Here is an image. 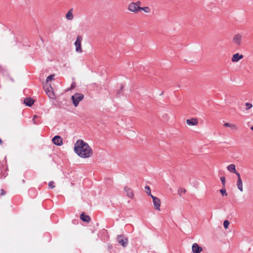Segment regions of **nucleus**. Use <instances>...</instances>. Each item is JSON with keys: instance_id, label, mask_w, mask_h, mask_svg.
<instances>
[{"instance_id": "obj_15", "label": "nucleus", "mask_w": 253, "mask_h": 253, "mask_svg": "<svg viewBox=\"0 0 253 253\" xmlns=\"http://www.w3.org/2000/svg\"><path fill=\"white\" fill-rule=\"evenodd\" d=\"M127 198H129L132 200H133L134 202L136 201V199L134 197V193L133 191L130 189L127 188Z\"/></svg>"}, {"instance_id": "obj_14", "label": "nucleus", "mask_w": 253, "mask_h": 253, "mask_svg": "<svg viewBox=\"0 0 253 253\" xmlns=\"http://www.w3.org/2000/svg\"><path fill=\"white\" fill-rule=\"evenodd\" d=\"M81 219L85 222H89L90 221V217L89 215L85 214L84 213H82L80 216Z\"/></svg>"}, {"instance_id": "obj_3", "label": "nucleus", "mask_w": 253, "mask_h": 253, "mask_svg": "<svg viewBox=\"0 0 253 253\" xmlns=\"http://www.w3.org/2000/svg\"><path fill=\"white\" fill-rule=\"evenodd\" d=\"M242 42V35L240 33L235 34L232 39L233 43L237 46H241Z\"/></svg>"}, {"instance_id": "obj_23", "label": "nucleus", "mask_w": 253, "mask_h": 253, "mask_svg": "<svg viewBox=\"0 0 253 253\" xmlns=\"http://www.w3.org/2000/svg\"><path fill=\"white\" fill-rule=\"evenodd\" d=\"M54 75H51L50 76H49L48 77H47L46 79V84H47V83L50 81H51L52 80H53V77H54Z\"/></svg>"}, {"instance_id": "obj_2", "label": "nucleus", "mask_w": 253, "mask_h": 253, "mask_svg": "<svg viewBox=\"0 0 253 253\" xmlns=\"http://www.w3.org/2000/svg\"><path fill=\"white\" fill-rule=\"evenodd\" d=\"M44 89L46 94L50 98L54 99L55 98V95L54 93L53 88L50 84L48 85L47 84H46L44 85Z\"/></svg>"}, {"instance_id": "obj_5", "label": "nucleus", "mask_w": 253, "mask_h": 253, "mask_svg": "<svg viewBox=\"0 0 253 253\" xmlns=\"http://www.w3.org/2000/svg\"><path fill=\"white\" fill-rule=\"evenodd\" d=\"M82 40V37L81 36H78L75 42V45L76 46V51L78 52L81 53L83 51L81 46Z\"/></svg>"}, {"instance_id": "obj_7", "label": "nucleus", "mask_w": 253, "mask_h": 253, "mask_svg": "<svg viewBox=\"0 0 253 253\" xmlns=\"http://www.w3.org/2000/svg\"><path fill=\"white\" fill-rule=\"evenodd\" d=\"M140 7L137 6L134 2L130 3L128 5V9L133 12H137L140 10Z\"/></svg>"}, {"instance_id": "obj_32", "label": "nucleus", "mask_w": 253, "mask_h": 253, "mask_svg": "<svg viewBox=\"0 0 253 253\" xmlns=\"http://www.w3.org/2000/svg\"><path fill=\"white\" fill-rule=\"evenodd\" d=\"M134 3H135L137 5V6H139L141 5V2L140 1H138L136 2H134Z\"/></svg>"}, {"instance_id": "obj_26", "label": "nucleus", "mask_w": 253, "mask_h": 253, "mask_svg": "<svg viewBox=\"0 0 253 253\" xmlns=\"http://www.w3.org/2000/svg\"><path fill=\"white\" fill-rule=\"evenodd\" d=\"M229 222L228 220H225L223 222V226L225 229H227L229 225Z\"/></svg>"}, {"instance_id": "obj_18", "label": "nucleus", "mask_w": 253, "mask_h": 253, "mask_svg": "<svg viewBox=\"0 0 253 253\" xmlns=\"http://www.w3.org/2000/svg\"><path fill=\"white\" fill-rule=\"evenodd\" d=\"M224 126L225 127H231L233 130H236L238 129V127L236 126L233 124H231L230 123H226L224 124Z\"/></svg>"}, {"instance_id": "obj_34", "label": "nucleus", "mask_w": 253, "mask_h": 253, "mask_svg": "<svg viewBox=\"0 0 253 253\" xmlns=\"http://www.w3.org/2000/svg\"><path fill=\"white\" fill-rule=\"evenodd\" d=\"M251 129L252 131H253V126L251 127Z\"/></svg>"}, {"instance_id": "obj_16", "label": "nucleus", "mask_w": 253, "mask_h": 253, "mask_svg": "<svg viewBox=\"0 0 253 253\" xmlns=\"http://www.w3.org/2000/svg\"><path fill=\"white\" fill-rule=\"evenodd\" d=\"M66 18L67 20H71L73 19V8L70 9L66 14Z\"/></svg>"}, {"instance_id": "obj_13", "label": "nucleus", "mask_w": 253, "mask_h": 253, "mask_svg": "<svg viewBox=\"0 0 253 253\" xmlns=\"http://www.w3.org/2000/svg\"><path fill=\"white\" fill-rule=\"evenodd\" d=\"M34 100L31 98H26L24 100V104L28 106H31L33 104Z\"/></svg>"}, {"instance_id": "obj_20", "label": "nucleus", "mask_w": 253, "mask_h": 253, "mask_svg": "<svg viewBox=\"0 0 253 253\" xmlns=\"http://www.w3.org/2000/svg\"><path fill=\"white\" fill-rule=\"evenodd\" d=\"M140 10H142L146 13H150L151 11V9L148 6H145L143 7H140Z\"/></svg>"}, {"instance_id": "obj_8", "label": "nucleus", "mask_w": 253, "mask_h": 253, "mask_svg": "<svg viewBox=\"0 0 253 253\" xmlns=\"http://www.w3.org/2000/svg\"><path fill=\"white\" fill-rule=\"evenodd\" d=\"M53 143L57 146H61L62 144V138L59 135H56L52 138Z\"/></svg>"}, {"instance_id": "obj_33", "label": "nucleus", "mask_w": 253, "mask_h": 253, "mask_svg": "<svg viewBox=\"0 0 253 253\" xmlns=\"http://www.w3.org/2000/svg\"><path fill=\"white\" fill-rule=\"evenodd\" d=\"M2 141L1 139H0V144H2Z\"/></svg>"}, {"instance_id": "obj_19", "label": "nucleus", "mask_w": 253, "mask_h": 253, "mask_svg": "<svg viewBox=\"0 0 253 253\" xmlns=\"http://www.w3.org/2000/svg\"><path fill=\"white\" fill-rule=\"evenodd\" d=\"M237 186L238 187V188L241 191H243V183L241 179H238L237 182Z\"/></svg>"}, {"instance_id": "obj_29", "label": "nucleus", "mask_w": 253, "mask_h": 253, "mask_svg": "<svg viewBox=\"0 0 253 253\" xmlns=\"http://www.w3.org/2000/svg\"><path fill=\"white\" fill-rule=\"evenodd\" d=\"M38 118V116L37 115H35L33 119V121L34 124H37L38 123V121L36 120V119Z\"/></svg>"}, {"instance_id": "obj_27", "label": "nucleus", "mask_w": 253, "mask_h": 253, "mask_svg": "<svg viewBox=\"0 0 253 253\" xmlns=\"http://www.w3.org/2000/svg\"><path fill=\"white\" fill-rule=\"evenodd\" d=\"M55 187L54 182L53 181H51L48 183V187L49 188H53Z\"/></svg>"}, {"instance_id": "obj_24", "label": "nucleus", "mask_w": 253, "mask_h": 253, "mask_svg": "<svg viewBox=\"0 0 253 253\" xmlns=\"http://www.w3.org/2000/svg\"><path fill=\"white\" fill-rule=\"evenodd\" d=\"M185 192H186V190L185 189L180 188V189H179V190L178 191V194L180 196H181L182 194H185Z\"/></svg>"}, {"instance_id": "obj_1", "label": "nucleus", "mask_w": 253, "mask_h": 253, "mask_svg": "<svg viewBox=\"0 0 253 253\" xmlns=\"http://www.w3.org/2000/svg\"><path fill=\"white\" fill-rule=\"evenodd\" d=\"M74 151L78 155L83 158L91 157L92 155L91 148L83 140H78L75 144Z\"/></svg>"}, {"instance_id": "obj_9", "label": "nucleus", "mask_w": 253, "mask_h": 253, "mask_svg": "<svg viewBox=\"0 0 253 253\" xmlns=\"http://www.w3.org/2000/svg\"><path fill=\"white\" fill-rule=\"evenodd\" d=\"M243 57L244 56L242 54H240L239 53H237L233 55L231 61L233 62H237L240 60L242 59Z\"/></svg>"}, {"instance_id": "obj_6", "label": "nucleus", "mask_w": 253, "mask_h": 253, "mask_svg": "<svg viewBox=\"0 0 253 253\" xmlns=\"http://www.w3.org/2000/svg\"><path fill=\"white\" fill-rule=\"evenodd\" d=\"M151 197L153 199V205L155 207V208L156 210L160 211V206H161L160 200L158 198L155 197L153 195H151Z\"/></svg>"}, {"instance_id": "obj_28", "label": "nucleus", "mask_w": 253, "mask_h": 253, "mask_svg": "<svg viewBox=\"0 0 253 253\" xmlns=\"http://www.w3.org/2000/svg\"><path fill=\"white\" fill-rule=\"evenodd\" d=\"M220 180L222 182V185L224 187L225 185V177L224 176H221L220 177Z\"/></svg>"}, {"instance_id": "obj_21", "label": "nucleus", "mask_w": 253, "mask_h": 253, "mask_svg": "<svg viewBox=\"0 0 253 253\" xmlns=\"http://www.w3.org/2000/svg\"><path fill=\"white\" fill-rule=\"evenodd\" d=\"M146 192L147 193L148 195H150L151 197V195H152L151 193V189L149 186H146L145 187Z\"/></svg>"}, {"instance_id": "obj_25", "label": "nucleus", "mask_w": 253, "mask_h": 253, "mask_svg": "<svg viewBox=\"0 0 253 253\" xmlns=\"http://www.w3.org/2000/svg\"><path fill=\"white\" fill-rule=\"evenodd\" d=\"M220 192L221 193V194H222V196H227V194L226 193V191L225 190V189L224 188H222L220 190Z\"/></svg>"}, {"instance_id": "obj_12", "label": "nucleus", "mask_w": 253, "mask_h": 253, "mask_svg": "<svg viewBox=\"0 0 253 253\" xmlns=\"http://www.w3.org/2000/svg\"><path fill=\"white\" fill-rule=\"evenodd\" d=\"M124 237L122 235H119L117 237V242L123 247H125L126 242H125Z\"/></svg>"}, {"instance_id": "obj_17", "label": "nucleus", "mask_w": 253, "mask_h": 253, "mask_svg": "<svg viewBox=\"0 0 253 253\" xmlns=\"http://www.w3.org/2000/svg\"><path fill=\"white\" fill-rule=\"evenodd\" d=\"M227 169L229 171L233 172V173L235 172L236 171V167L234 164L229 165V166H227Z\"/></svg>"}, {"instance_id": "obj_4", "label": "nucleus", "mask_w": 253, "mask_h": 253, "mask_svg": "<svg viewBox=\"0 0 253 253\" xmlns=\"http://www.w3.org/2000/svg\"><path fill=\"white\" fill-rule=\"evenodd\" d=\"M84 97V95L83 94L76 93L72 96L73 104L75 106H77L79 102L81 101Z\"/></svg>"}, {"instance_id": "obj_22", "label": "nucleus", "mask_w": 253, "mask_h": 253, "mask_svg": "<svg viewBox=\"0 0 253 253\" xmlns=\"http://www.w3.org/2000/svg\"><path fill=\"white\" fill-rule=\"evenodd\" d=\"M245 106H246V108H245L246 110H248L252 108L253 105H252V104H251L250 103L247 102V103H246Z\"/></svg>"}, {"instance_id": "obj_10", "label": "nucleus", "mask_w": 253, "mask_h": 253, "mask_svg": "<svg viewBox=\"0 0 253 253\" xmlns=\"http://www.w3.org/2000/svg\"><path fill=\"white\" fill-rule=\"evenodd\" d=\"M192 249L193 253H200L202 251V248L199 247L198 244L196 243L193 245Z\"/></svg>"}, {"instance_id": "obj_31", "label": "nucleus", "mask_w": 253, "mask_h": 253, "mask_svg": "<svg viewBox=\"0 0 253 253\" xmlns=\"http://www.w3.org/2000/svg\"><path fill=\"white\" fill-rule=\"evenodd\" d=\"M5 194V191H4L3 189H1V190H0V196H3V195H4Z\"/></svg>"}, {"instance_id": "obj_11", "label": "nucleus", "mask_w": 253, "mask_h": 253, "mask_svg": "<svg viewBox=\"0 0 253 253\" xmlns=\"http://www.w3.org/2000/svg\"><path fill=\"white\" fill-rule=\"evenodd\" d=\"M186 123L189 126H195L198 124V120L196 118L187 119L186 120Z\"/></svg>"}, {"instance_id": "obj_30", "label": "nucleus", "mask_w": 253, "mask_h": 253, "mask_svg": "<svg viewBox=\"0 0 253 253\" xmlns=\"http://www.w3.org/2000/svg\"><path fill=\"white\" fill-rule=\"evenodd\" d=\"M234 173H235L237 175V176L238 177V179H241V176H240V173L236 171V172H234Z\"/></svg>"}, {"instance_id": "obj_35", "label": "nucleus", "mask_w": 253, "mask_h": 253, "mask_svg": "<svg viewBox=\"0 0 253 253\" xmlns=\"http://www.w3.org/2000/svg\"><path fill=\"white\" fill-rule=\"evenodd\" d=\"M130 203V201H127V203Z\"/></svg>"}]
</instances>
